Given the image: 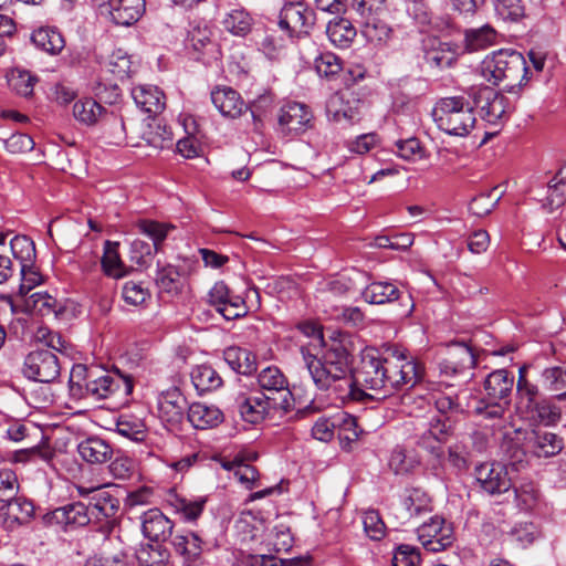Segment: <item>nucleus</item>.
I'll use <instances>...</instances> for the list:
<instances>
[{
    "instance_id": "a18cd8bd",
    "label": "nucleus",
    "mask_w": 566,
    "mask_h": 566,
    "mask_svg": "<svg viewBox=\"0 0 566 566\" xmlns=\"http://www.w3.org/2000/svg\"><path fill=\"white\" fill-rule=\"evenodd\" d=\"M170 552L161 544H144L136 551L140 566H166Z\"/></svg>"
},
{
    "instance_id": "4468645a",
    "label": "nucleus",
    "mask_w": 566,
    "mask_h": 566,
    "mask_svg": "<svg viewBox=\"0 0 566 566\" xmlns=\"http://www.w3.org/2000/svg\"><path fill=\"white\" fill-rule=\"evenodd\" d=\"M99 14L108 18L117 25H132L142 17L144 0H93Z\"/></svg>"
},
{
    "instance_id": "e2e57ef3",
    "label": "nucleus",
    "mask_w": 566,
    "mask_h": 566,
    "mask_svg": "<svg viewBox=\"0 0 566 566\" xmlns=\"http://www.w3.org/2000/svg\"><path fill=\"white\" fill-rule=\"evenodd\" d=\"M155 250L148 242L135 239L129 248V260L138 266H148L151 262Z\"/></svg>"
},
{
    "instance_id": "dca6fc26",
    "label": "nucleus",
    "mask_w": 566,
    "mask_h": 566,
    "mask_svg": "<svg viewBox=\"0 0 566 566\" xmlns=\"http://www.w3.org/2000/svg\"><path fill=\"white\" fill-rule=\"evenodd\" d=\"M475 365L476 358L470 346L464 343H452L447 346L439 368L441 375L457 376L470 373Z\"/></svg>"
},
{
    "instance_id": "c756f323",
    "label": "nucleus",
    "mask_w": 566,
    "mask_h": 566,
    "mask_svg": "<svg viewBox=\"0 0 566 566\" xmlns=\"http://www.w3.org/2000/svg\"><path fill=\"white\" fill-rule=\"evenodd\" d=\"M514 377L506 369H496L488 375L483 387L489 400L509 401Z\"/></svg>"
},
{
    "instance_id": "7c9ffc66",
    "label": "nucleus",
    "mask_w": 566,
    "mask_h": 566,
    "mask_svg": "<svg viewBox=\"0 0 566 566\" xmlns=\"http://www.w3.org/2000/svg\"><path fill=\"white\" fill-rule=\"evenodd\" d=\"M167 503L184 522L195 523L202 515L207 499H188L171 492L168 494Z\"/></svg>"
},
{
    "instance_id": "49530a36",
    "label": "nucleus",
    "mask_w": 566,
    "mask_h": 566,
    "mask_svg": "<svg viewBox=\"0 0 566 566\" xmlns=\"http://www.w3.org/2000/svg\"><path fill=\"white\" fill-rule=\"evenodd\" d=\"M191 380L199 391H211L222 385V378L210 365H199L191 371Z\"/></svg>"
},
{
    "instance_id": "79ce46f5",
    "label": "nucleus",
    "mask_w": 566,
    "mask_h": 566,
    "mask_svg": "<svg viewBox=\"0 0 566 566\" xmlns=\"http://www.w3.org/2000/svg\"><path fill=\"white\" fill-rule=\"evenodd\" d=\"M497 32L490 24L464 31L465 49L470 52L484 50L496 43Z\"/></svg>"
},
{
    "instance_id": "ddd939ff",
    "label": "nucleus",
    "mask_w": 566,
    "mask_h": 566,
    "mask_svg": "<svg viewBox=\"0 0 566 566\" xmlns=\"http://www.w3.org/2000/svg\"><path fill=\"white\" fill-rule=\"evenodd\" d=\"M475 480L491 496L507 494L513 488L509 468L500 462H485L475 468Z\"/></svg>"
},
{
    "instance_id": "774afa93",
    "label": "nucleus",
    "mask_w": 566,
    "mask_h": 566,
    "mask_svg": "<svg viewBox=\"0 0 566 566\" xmlns=\"http://www.w3.org/2000/svg\"><path fill=\"white\" fill-rule=\"evenodd\" d=\"M122 296L127 304L137 306L145 303L150 293L142 283L128 281L123 286Z\"/></svg>"
},
{
    "instance_id": "393cba45",
    "label": "nucleus",
    "mask_w": 566,
    "mask_h": 566,
    "mask_svg": "<svg viewBox=\"0 0 566 566\" xmlns=\"http://www.w3.org/2000/svg\"><path fill=\"white\" fill-rule=\"evenodd\" d=\"M210 96L214 107L224 117L237 118L248 108L240 93L230 86H217Z\"/></svg>"
},
{
    "instance_id": "2eb2a0df",
    "label": "nucleus",
    "mask_w": 566,
    "mask_h": 566,
    "mask_svg": "<svg viewBox=\"0 0 566 566\" xmlns=\"http://www.w3.org/2000/svg\"><path fill=\"white\" fill-rule=\"evenodd\" d=\"M432 501L428 493L420 488L406 489L399 505L396 507L395 517L400 525L431 513Z\"/></svg>"
},
{
    "instance_id": "20e7f679",
    "label": "nucleus",
    "mask_w": 566,
    "mask_h": 566,
    "mask_svg": "<svg viewBox=\"0 0 566 566\" xmlns=\"http://www.w3.org/2000/svg\"><path fill=\"white\" fill-rule=\"evenodd\" d=\"M386 394L413 387L423 376V367L413 357L396 347L382 350Z\"/></svg>"
},
{
    "instance_id": "a878e982",
    "label": "nucleus",
    "mask_w": 566,
    "mask_h": 566,
    "mask_svg": "<svg viewBox=\"0 0 566 566\" xmlns=\"http://www.w3.org/2000/svg\"><path fill=\"white\" fill-rule=\"evenodd\" d=\"M172 528V521L158 509H150L142 515L143 534L153 542H165Z\"/></svg>"
},
{
    "instance_id": "09e8293b",
    "label": "nucleus",
    "mask_w": 566,
    "mask_h": 566,
    "mask_svg": "<svg viewBox=\"0 0 566 566\" xmlns=\"http://www.w3.org/2000/svg\"><path fill=\"white\" fill-rule=\"evenodd\" d=\"M363 33L368 41L386 43L392 35V29L379 15L364 18Z\"/></svg>"
},
{
    "instance_id": "6e6d98bb",
    "label": "nucleus",
    "mask_w": 566,
    "mask_h": 566,
    "mask_svg": "<svg viewBox=\"0 0 566 566\" xmlns=\"http://www.w3.org/2000/svg\"><path fill=\"white\" fill-rule=\"evenodd\" d=\"M501 199V193H497V187L481 192L472 199L469 205V210L478 217H484L489 214Z\"/></svg>"
},
{
    "instance_id": "bb28decb",
    "label": "nucleus",
    "mask_w": 566,
    "mask_h": 566,
    "mask_svg": "<svg viewBox=\"0 0 566 566\" xmlns=\"http://www.w3.org/2000/svg\"><path fill=\"white\" fill-rule=\"evenodd\" d=\"M52 520L65 527H82L93 521L88 505L73 502L57 507L52 512Z\"/></svg>"
},
{
    "instance_id": "f3484780",
    "label": "nucleus",
    "mask_w": 566,
    "mask_h": 566,
    "mask_svg": "<svg viewBox=\"0 0 566 566\" xmlns=\"http://www.w3.org/2000/svg\"><path fill=\"white\" fill-rule=\"evenodd\" d=\"M187 408V400L178 388H169L158 396V417L170 430L182 422Z\"/></svg>"
},
{
    "instance_id": "4c0bfd02",
    "label": "nucleus",
    "mask_w": 566,
    "mask_h": 566,
    "mask_svg": "<svg viewBox=\"0 0 566 566\" xmlns=\"http://www.w3.org/2000/svg\"><path fill=\"white\" fill-rule=\"evenodd\" d=\"M119 243L113 241H105L104 253L101 260L102 270L106 276L112 279H122L128 274V269L119 255Z\"/></svg>"
},
{
    "instance_id": "5fc2aeb1",
    "label": "nucleus",
    "mask_w": 566,
    "mask_h": 566,
    "mask_svg": "<svg viewBox=\"0 0 566 566\" xmlns=\"http://www.w3.org/2000/svg\"><path fill=\"white\" fill-rule=\"evenodd\" d=\"M222 23L227 31L244 36L251 31L252 18L247 11L235 9L227 14Z\"/></svg>"
},
{
    "instance_id": "4be33fe9",
    "label": "nucleus",
    "mask_w": 566,
    "mask_h": 566,
    "mask_svg": "<svg viewBox=\"0 0 566 566\" xmlns=\"http://www.w3.org/2000/svg\"><path fill=\"white\" fill-rule=\"evenodd\" d=\"M361 102L352 91L332 94L326 102V112L335 122L354 123L360 119Z\"/></svg>"
},
{
    "instance_id": "8fccbe9b",
    "label": "nucleus",
    "mask_w": 566,
    "mask_h": 566,
    "mask_svg": "<svg viewBox=\"0 0 566 566\" xmlns=\"http://www.w3.org/2000/svg\"><path fill=\"white\" fill-rule=\"evenodd\" d=\"M188 48L201 55L213 53L217 44L212 41V31L209 28H193L188 34Z\"/></svg>"
},
{
    "instance_id": "37998d69",
    "label": "nucleus",
    "mask_w": 566,
    "mask_h": 566,
    "mask_svg": "<svg viewBox=\"0 0 566 566\" xmlns=\"http://www.w3.org/2000/svg\"><path fill=\"white\" fill-rule=\"evenodd\" d=\"M115 430L135 442L145 441L148 434L145 421L134 415H120L116 420Z\"/></svg>"
},
{
    "instance_id": "0e129e2a",
    "label": "nucleus",
    "mask_w": 566,
    "mask_h": 566,
    "mask_svg": "<svg viewBox=\"0 0 566 566\" xmlns=\"http://www.w3.org/2000/svg\"><path fill=\"white\" fill-rule=\"evenodd\" d=\"M420 563V552L417 547L401 544L396 548L392 557L394 566H419Z\"/></svg>"
},
{
    "instance_id": "864d4df0",
    "label": "nucleus",
    "mask_w": 566,
    "mask_h": 566,
    "mask_svg": "<svg viewBox=\"0 0 566 566\" xmlns=\"http://www.w3.org/2000/svg\"><path fill=\"white\" fill-rule=\"evenodd\" d=\"M11 251L15 260L23 264V268L31 265L35 260L34 242L27 235H15L10 242Z\"/></svg>"
},
{
    "instance_id": "9d476101",
    "label": "nucleus",
    "mask_w": 566,
    "mask_h": 566,
    "mask_svg": "<svg viewBox=\"0 0 566 566\" xmlns=\"http://www.w3.org/2000/svg\"><path fill=\"white\" fill-rule=\"evenodd\" d=\"M21 371L29 380L50 384L59 378L61 365L52 350L36 348L25 355Z\"/></svg>"
},
{
    "instance_id": "473e14b6",
    "label": "nucleus",
    "mask_w": 566,
    "mask_h": 566,
    "mask_svg": "<svg viewBox=\"0 0 566 566\" xmlns=\"http://www.w3.org/2000/svg\"><path fill=\"white\" fill-rule=\"evenodd\" d=\"M81 458L91 464H102L112 459L111 444L97 437H91L82 441L77 447Z\"/></svg>"
},
{
    "instance_id": "338daca9",
    "label": "nucleus",
    "mask_w": 566,
    "mask_h": 566,
    "mask_svg": "<svg viewBox=\"0 0 566 566\" xmlns=\"http://www.w3.org/2000/svg\"><path fill=\"white\" fill-rule=\"evenodd\" d=\"M527 417L546 424H553L560 418L559 409L546 400H539Z\"/></svg>"
},
{
    "instance_id": "39448f33",
    "label": "nucleus",
    "mask_w": 566,
    "mask_h": 566,
    "mask_svg": "<svg viewBox=\"0 0 566 566\" xmlns=\"http://www.w3.org/2000/svg\"><path fill=\"white\" fill-rule=\"evenodd\" d=\"M77 494L88 497V507L93 520L101 522L98 531L104 535L113 532L116 525V513L119 510V500L111 494L103 485L75 484Z\"/></svg>"
},
{
    "instance_id": "de8ad7c7",
    "label": "nucleus",
    "mask_w": 566,
    "mask_h": 566,
    "mask_svg": "<svg viewBox=\"0 0 566 566\" xmlns=\"http://www.w3.org/2000/svg\"><path fill=\"white\" fill-rule=\"evenodd\" d=\"M137 230L153 240L155 252L161 250V244L166 240L168 232L175 227L170 223H163L154 220L143 219L136 223Z\"/></svg>"
},
{
    "instance_id": "052dcab7",
    "label": "nucleus",
    "mask_w": 566,
    "mask_h": 566,
    "mask_svg": "<svg viewBox=\"0 0 566 566\" xmlns=\"http://www.w3.org/2000/svg\"><path fill=\"white\" fill-rule=\"evenodd\" d=\"M494 10L504 21L516 22L525 15L522 0H494Z\"/></svg>"
},
{
    "instance_id": "9b49d317",
    "label": "nucleus",
    "mask_w": 566,
    "mask_h": 566,
    "mask_svg": "<svg viewBox=\"0 0 566 566\" xmlns=\"http://www.w3.org/2000/svg\"><path fill=\"white\" fill-rule=\"evenodd\" d=\"M382 352L367 350L361 357L360 366L356 374L353 375V380L356 387H365L375 391H382L384 397L386 394V379Z\"/></svg>"
},
{
    "instance_id": "f704fd0d",
    "label": "nucleus",
    "mask_w": 566,
    "mask_h": 566,
    "mask_svg": "<svg viewBox=\"0 0 566 566\" xmlns=\"http://www.w3.org/2000/svg\"><path fill=\"white\" fill-rule=\"evenodd\" d=\"M33 44L42 51L56 55L65 48L64 36L60 31L50 27H42L31 34Z\"/></svg>"
},
{
    "instance_id": "bf43d9fd",
    "label": "nucleus",
    "mask_w": 566,
    "mask_h": 566,
    "mask_svg": "<svg viewBox=\"0 0 566 566\" xmlns=\"http://www.w3.org/2000/svg\"><path fill=\"white\" fill-rule=\"evenodd\" d=\"M509 494H513L516 505L523 511L534 509L538 501V491L534 483H523L517 488H512Z\"/></svg>"
},
{
    "instance_id": "ea45409f",
    "label": "nucleus",
    "mask_w": 566,
    "mask_h": 566,
    "mask_svg": "<svg viewBox=\"0 0 566 566\" xmlns=\"http://www.w3.org/2000/svg\"><path fill=\"white\" fill-rule=\"evenodd\" d=\"M326 34L335 46L346 49L356 38L357 31L349 20L336 18L328 22Z\"/></svg>"
},
{
    "instance_id": "a211bd4d",
    "label": "nucleus",
    "mask_w": 566,
    "mask_h": 566,
    "mask_svg": "<svg viewBox=\"0 0 566 566\" xmlns=\"http://www.w3.org/2000/svg\"><path fill=\"white\" fill-rule=\"evenodd\" d=\"M206 543L197 532L188 531L171 538L175 554L180 557L181 566H205L203 547Z\"/></svg>"
},
{
    "instance_id": "1a4fd4ad",
    "label": "nucleus",
    "mask_w": 566,
    "mask_h": 566,
    "mask_svg": "<svg viewBox=\"0 0 566 566\" xmlns=\"http://www.w3.org/2000/svg\"><path fill=\"white\" fill-rule=\"evenodd\" d=\"M133 388V380L128 376L111 375L106 371L96 375L95 370L94 376L86 384V396L95 399L113 398L119 403H125L132 395Z\"/></svg>"
},
{
    "instance_id": "f257e3e1",
    "label": "nucleus",
    "mask_w": 566,
    "mask_h": 566,
    "mask_svg": "<svg viewBox=\"0 0 566 566\" xmlns=\"http://www.w3.org/2000/svg\"><path fill=\"white\" fill-rule=\"evenodd\" d=\"M302 355L313 382L319 390H332L342 401L366 402L374 398L363 388L355 386L353 375H346L336 367L326 365L308 350L302 349Z\"/></svg>"
},
{
    "instance_id": "58836bf2",
    "label": "nucleus",
    "mask_w": 566,
    "mask_h": 566,
    "mask_svg": "<svg viewBox=\"0 0 566 566\" xmlns=\"http://www.w3.org/2000/svg\"><path fill=\"white\" fill-rule=\"evenodd\" d=\"M369 304H387L401 298L399 289L390 282H371L361 292Z\"/></svg>"
},
{
    "instance_id": "412c9836",
    "label": "nucleus",
    "mask_w": 566,
    "mask_h": 566,
    "mask_svg": "<svg viewBox=\"0 0 566 566\" xmlns=\"http://www.w3.org/2000/svg\"><path fill=\"white\" fill-rule=\"evenodd\" d=\"M235 408L241 418L249 423H259L266 417H273L277 412L282 413L279 407L273 406L270 400L259 394L254 396L239 394L235 398Z\"/></svg>"
},
{
    "instance_id": "423d86ee",
    "label": "nucleus",
    "mask_w": 566,
    "mask_h": 566,
    "mask_svg": "<svg viewBox=\"0 0 566 566\" xmlns=\"http://www.w3.org/2000/svg\"><path fill=\"white\" fill-rule=\"evenodd\" d=\"M447 391H440L434 396L437 410L444 416L433 418L429 423L428 432L439 442H444L452 433L451 416L464 412L462 396L465 390H454L453 386H447Z\"/></svg>"
},
{
    "instance_id": "6e6552de",
    "label": "nucleus",
    "mask_w": 566,
    "mask_h": 566,
    "mask_svg": "<svg viewBox=\"0 0 566 566\" xmlns=\"http://www.w3.org/2000/svg\"><path fill=\"white\" fill-rule=\"evenodd\" d=\"M258 385L261 388L260 396H263L279 407L282 413H287L294 408V397L289 387L285 375L276 366H269L258 375Z\"/></svg>"
},
{
    "instance_id": "3c124183",
    "label": "nucleus",
    "mask_w": 566,
    "mask_h": 566,
    "mask_svg": "<svg viewBox=\"0 0 566 566\" xmlns=\"http://www.w3.org/2000/svg\"><path fill=\"white\" fill-rule=\"evenodd\" d=\"M105 108L93 98H83L75 102L73 115L76 120L85 125H94Z\"/></svg>"
},
{
    "instance_id": "69168bd1",
    "label": "nucleus",
    "mask_w": 566,
    "mask_h": 566,
    "mask_svg": "<svg viewBox=\"0 0 566 566\" xmlns=\"http://www.w3.org/2000/svg\"><path fill=\"white\" fill-rule=\"evenodd\" d=\"M363 525L371 539L379 541L385 536L386 526L377 511H366L363 516Z\"/></svg>"
},
{
    "instance_id": "f03ea898",
    "label": "nucleus",
    "mask_w": 566,
    "mask_h": 566,
    "mask_svg": "<svg viewBox=\"0 0 566 566\" xmlns=\"http://www.w3.org/2000/svg\"><path fill=\"white\" fill-rule=\"evenodd\" d=\"M530 71L525 57L517 51L500 50L486 56L481 64V75L492 85L504 83L509 92L526 85Z\"/></svg>"
},
{
    "instance_id": "5701e85b",
    "label": "nucleus",
    "mask_w": 566,
    "mask_h": 566,
    "mask_svg": "<svg viewBox=\"0 0 566 566\" xmlns=\"http://www.w3.org/2000/svg\"><path fill=\"white\" fill-rule=\"evenodd\" d=\"M0 515L3 527L12 532L32 521L34 505L27 497L15 495L0 509Z\"/></svg>"
},
{
    "instance_id": "c03bdc74",
    "label": "nucleus",
    "mask_w": 566,
    "mask_h": 566,
    "mask_svg": "<svg viewBox=\"0 0 566 566\" xmlns=\"http://www.w3.org/2000/svg\"><path fill=\"white\" fill-rule=\"evenodd\" d=\"M326 365L334 366L346 375H352L349 352L342 342L333 340L325 345V350L319 357Z\"/></svg>"
},
{
    "instance_id": "7ed1b4c3",
    "label": "nucleus",
    "mask_w": 566,
    "mask_h": 566,
    "mask_svg": "<svg viewBox=\"0 0 566 566\" xmlns=\"http://www.w3.org/2000/svg\"><path fill=\"white\" fill-rule=\"evenodd\" d=\"M474 106L464 96L440 98L432 111L438 128L451 136L465 137L474 128Z\"/></svg>"
},
{
    "instance_id": "603ef678",
    "label": "nucleus",
    "mask_w": 566,
    "mask_h": 566,
    "mask_svg": "<svg viewBox=\"0 0 566 566\" xmlns=\"http://www.w3.org/2000/svg\"><path fill=\"white\" fill-rule=\"evenodd\" d=\"M335 428L338 429V438L342 443L350 444L357 441L363 433L357 418L346 412L335 416Z\"/></svg>"
},
{
    "instance_id": "0eeeda50",
    "label": "nucleus",
    "mask_w": 566,
    "mask_h": 566,
    "mask_svg": "<svg viewBox=\"0 0 566 566\" xmlns=\"http://www.w3.org/2000/svg\"><path fill=\"white\" fill-rule=\"evenodd\" d=\"M467 94L473 106L480 109L482 118L493 125L501 124L514 109L506 96L490 86H471Z\"/></svg>"
},
{
    "instance_id": "b1692460",
    "label": "nucleus",
    "mask_w": 566,
    "mask_h": 566,
    "mask_svg": "<svg viewBox=\"0 0 566 566\" xmlns=\"http://www.w3.org/2000/svg\"><path fill=\"white\" fill-rule=\"evenodd\" d=\"M312 117V112L305 104L290 102L280 108L277 123L283 133L298 134L308 127Z\"/></svg>"
},
{
    "instance_id": "f8f14e48",
    "label": "nucleus",
    "mask_w": 566,
    "mask_h": 566,
    "mask_svg": "<svg viewBox=\"0 0 566 566\" xmlns=\"http://www.w3.org/2000/svg\"><path fill=\"white\" fill-rule=\"evenodd\" d=\"M421 545L432 553L449 548L454 542V531L450 523L439 515L431 516L428 522L417 528Z\"/></svg>"
},
{
    "instance_id": "aec40b11",
    "label": "nucleus",
    "mask_w": 566,
    "mask_h": 566,
    "mask_svg": "<svg viewBox=\"0 0 566 566\" xmlns=\"http://www.w3.org/2000/svg\"><path fill=\"white\" fill-rule=\"evenodd\" d=\"M315 21L314 12L302 3L285 4L280 12L279 25L291 35H306L313 28Z\"/></svg>"
},
{
    "instance_id": "c9c22d12",
    "label": "nucleus",
    "mask_w": 566,
    "mask_h": 566,
    "mask_svg": "<svg viewBox=\"0 0 566 566\" xmlns=\"http://www.w3.org/2000/svg\"><path fill=\"white\" fill-rule=\"evenodd\" d=\"M223 358L231 369L241 375H251L258 368L255 355L241 347H228Z\"/></svg>"
},
{
    "instance_id": "680f3d73",
    "label": "nucleus",
    "mask_w": 566,
    "mask_h": 566,
    "mask_svg": "<svg viewBox=\"0 0 566 566\" xmlns=\"http://www.w3.org/2000/svg\"><path fill=\"white\" fill-rule=\"evenodd\" d=\"M314 66L319 76L332 77L342 70V62L336 54L324 52L315 59Z\"/></svg>"
},
{
    "instance_id": "cd10ccee",
    "label": "nucleus",
    "mask_w": 566,
    "mask_h": 566,
    "mask_svg": "<svg viewBox=\"0 0 566 566\" xmlns=\"http://www.w3.org/2000/svg\"><path fill=\"white\" fill-rule=\"evenodd\" d=\"M531 452L537 458H549L558 454L563 448V439L547 430H534L527 439Z\"/></svg>"
},
{
    "instance_id": "e433bc0d",
    "label": "nucleus",
    "mask_w": 566,
    "mask_h": 566,
    "mask_svg": "<svg viewBox=\"0 0 566 566\" xmlns=\"http://www.w3.org/2000/svg\"><path fill=\"white\" fill-rule=\"evenodd\" d=\"M155 282L160 292L177 295L185 287L186 277L171 264H158Z\"/></svg>"
},
{
    "instance_id": "6ab92c4d",
    "label": "nucleus",
    "mask_w": 566,
    "mask_h": 566,
    "mask_svg": "<svg viewBox=\"0 0 566 566\" xmlns=\"http://www.w3.org/2000/svg\"><path fill=\"white\" fill-rule=\"evenodd\" d=\"M209 301L228 321L244 316L248 308L244 300L232 295L224 282H217L209 292Z\"/></svg>"
},
{
    "instance_id": "2f4dec72",
    "label": "nucleus",
    "mask_w": 566,
    "mask_h": 566,
    "mask_svg": "<svg viewBox=\"0 0 566 566\" xmlns=\"http://www.w3.org/2000/svg\"><path fill=\"white\" fill-rule=\"evenodd\" d=\"M222 468L232 471L238 482L247 490L261 486V475L258 469L247 463L242 455H235L232 460L222 461Z\"/></svg>"
},
{
    "instance_id": "13d9d810",
    "label": "nucleus",
    "mask_w": 566,
    "mask_h": 566,
    "mask_svg": "<svg viewBox=\"0 0 566 566\" xmlns=\"http://www.w3.org/2000/svg\"><path fill=\"white\" fill-rule=\"evenodd\" d=\"M94 369H88L85 365H74L70 373V390L73 396L85 397L86 384L94 376Z\"/></svg>"
},
{
    "instance_id": "4d7b16f0",
    "label": "nucleus",
    "mask_w": 566,
    "mask_h": 566,
    "mask_svg": "<svg viewBox=\"0 0 566 566\" xmlns=\"http://www.w3.org/2000/svg\"><path fill=\"white\" fill-rule=\"evenodd\" d=\"M543 381L546 388L556 395L558 400L566 399V370L562 367H549L543 371Z\"/></svg>"
},
{
    "instance_id": "72a5a7b5",
    "label": "nucleus",
    "mask_w": 566,
    "mask_h": 566,
    "mask_svg": "<svg viewBox=\"0 0 566 566\" xmlns=\"http://www.w3.org/2000/svg\"><path fill=\"white\" fill-rule=\"evenodd\" d=\"M222 412L214 406L195 402L188 407L187 419L196 429H208L222 421Z\"/></svg>"
},
{
    "instance_id": "a19ab883",
    "label": "nucleus",
    "mask_w": 566,
    "mask_h": 566,
    "mask_svg": "<svg viewBox=\"0 0 566 566\" xmlns=\"http://www.w3.org/2000/svg\"><path fill=\"white\" fill-rule=\"evenodd\" d=\"M457 49L451 43L433 41L426 51L427 64L437 69L450 67L457 61Z\"/></svg>"
},
{
    "instance_id": "c85d7f7f",
    "label": "nucleus",
    "mask_w": 566,
    "mask_h": 566,
    "mask_svg": "<svg viewBox=\"0 0 566 566\" xmlns=\"http://www.w3.org/2000/svg\"><path fill=\"white\" fill-rule=\"evenodd\" d=\"M136 105L149 115L160 114L166 106V97L161 90L153 85H138L132 90Z\"/></svg>"
}]
</instances>
